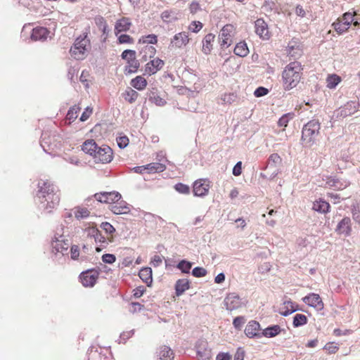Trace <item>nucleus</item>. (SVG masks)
<instances>
[{
    "label": "nucleus",
    "mask_w": 360,
    "mask_h": 360,
    "mask_svg": "<svg viewBox=\"0 0 360 360\" xmlns=\"http://www.w3.org/2000/svg\"><path fill=\"white\" fill-rule=\"evenodd\" d=\"M131 23L129 18H122L117 20L115 25V33L117 35L120 32H127L129 30Z\"/></svg>",
    "instance_id": "nucleus-24"
},
{
    "label": "nucleus",
    "mask_w": 360,
    "mask_h": 360,
    "mask_svg": "<svg viewBox=\"0 0 360 360\" xmlns=\"http://www.w3.org/2000/svg\"><path fill=\"white\" fill-rule=\"evenodd\" d=\"M99 275V272L95 269H89L86 271H83L80 276L79 278L81 280V283L84 287H93Z\"/></svg>",
    "instance_id": "nucleus-10"
},
{
    "label": "nucleus",
    "mask_w": 360,
    "mask_h": 360,
    "mask_svg": "<svg viewBox=\"0 0 360 360\" xmlns=\"http://www.w3.org/2000/svg\"><path fill=\"white\" fill-rule=\"evenodd\" d=\"M359 105L358 101H349L336 110L337 117H345L352 115L358 110Z\"/></svg>",
    "instance_id": "nucleus-13"
},
{
    "label": "nucleus",
    "mask_w": 360,
    "mask_h": 360,
    "mask_svg": "<svg viewBox=\"0 0 360 360\" xmlns=\"http://www.w3.org/2000/svg\"><path fill=\"white\" fill-rule=\"evenodd\" d=\"M236 98L237 96L234 94H226L222 96L221 99L224 103L231 104L236 101Z\"/></svg>",
    "instance_id": "nucleus-56"
},
{
    "label": "nucleus",
    "mask_w": 360,
    "mask_h": 360,
    "mask_svg": "<svg viewBox=\"0 0 360 360\" xmlns=\"http://www.w3.org/2000/svg\"><path fill=\"white\" fill-rule=\"evenodd\" d=\"M269 93V90L263 86H259L256 89V90L254 92V95L256 97H261L266 95Z\"/></svg>",
    "instance_id": "nucleus-62"
},
{
    "label": "nucleus",
    "mask_w": 360,
    "mask_h": 360,
    "mask_svg": "<svg viewBox=\"0 0 360 360\" xmlns=\"http://www.w3.org/2000/svg\"><path fill=\"white\" fill-rule=\"evenodd\" d=\"M207 274V270L202 267L197 266L192 270V275L196 278L203 277Z\"/></svg>",
    "instance_id": "nucleus-53"
},
{
    "label": "nucleus",
    "mask_w": 360,
    "mask_h": 360,
    "mask_svg": "<svg viewBox=\"0 0 360 360\" xmlns=\"http://www.w3.org/2000/svg\"><path fill=\"white\" fill-rule=\"evenodd\" d=\"M102 260L106 264H113L116 260V257L112 254H104L102 256Z\"/></svg>",
    "instance_id": "nucleus-61"
},
{
    "label": "nucleus",
    "mask_w": 360,
    "mask_h": 360,
    "mask_svg": "<svg viewBox=\"0 0 360 360\" xmlns=\"http://www.w3.org/2000/svg\"><path fill=\"white\" fill-rule=\"evenodd\" d=\"M193 264L186 259L181 260L176 265V268L184 274H189Z\"/></svg>",
    "instance_id": "nucleus-41"
},
{
    "label": "nucleus",
    "mask_w": 360,
    "mask_h": 360,
    "mask_svg": "<svg viewBox=\"0 0 360 360\" xmlns=\"http://www.w3.org/2000/svg\"><path fill=\"white\" fill-rule=\"evenodd\" d=\"M313 210L323 214L328 213L330 210L329 203L322 198L314 202Z\"/></svg>",
    "instance_id": "nucleus-25"
},
{
    "label": "nucleus",
    "mask_w": 360,
    "mask_h": 360,
    "mask_svg": "<svg viewBox=\"0 0 360 360\" xmlns=\"http://www.w3.org/2000/svg\"><path fill=\"white\" fill-rule=\"evenodd\" d=\"M164 65V61L158 58L148 62L146 65L145 72L149 75L156 73Z\"/></svg>",
    "instance_id": "nucleus-20"
},
{
    "label": "nucleus",
    "mask_w": 360,
    "mask_h": 360,
    "mask_svg": "<svg viewBox=\"0 0 360 360\" xmlns=\"http://www.w3.org/2000/svg\"><path fill=\"white\" fill-rule=\"evenodd\" d=\"M71 258L74 260L77 259L79 256V248L77 245H72L70 248Z\"/></svg>",
    "instance_id": "nucleus-63"
},
{
    "label": "nucleus",
    "mask_w": 360,
    "mask_h": 360,
    "mask_svg": "<svg viewBox=\"0 0 360 360\" xmlns=\"http://www.w3.org/2000/svg\"><path fill=\"white\" fill-rule=\"evenodd\" d=\"M255 33L262 40H268L271 37V33L267 23L262 18H259L255 22Z\"/></svg>",
    "instance_id": "nucleus-14"
},
{
    "label": "nucleus",
    "mask_w": 360,
    "mask_h": 360,
    "mask_svg": "<svg viewBox=\"0 0 360 360\" xmlns=\"http://www.w3.org/2000/svg\"><path fill=\"white\" fill-rule=\"evenodd\" d=\"M127 65L125 67V74H131L137 72L139 68V62L136 59V56H133L131 58H129L127 61Z\"/></svg>",
    "instance_id": "nucleus-30"
},
{
    "label": "nucleus",
    "mask_w": 360,
    "mask_h": 360,
    "mask_svg": "<svg viewBox=\"0 0 360 360\" xmlns=\"http://www.w3.org/2000/svg\"><path fill=\"white\" fill-rule=\"evenodd\" d=\"M139 42L148 44H155L158 42V37L153 34L143 36L139 39Z\"/></svg>",
    "instance_id": "nucleus-46"
},
{
    "label": "nucleus",
    "mask_w": 360,
    "mask_h": 360,
    "mask_svg": "<svg viewBox=\"0 0 360 360\" xmlns=\"http://www.w3.org/2000/svg\"><path fill=\"white\" fill-rule=\"evenodd\" d=\"M245 318L243 316H236L233 321V327L236 330H241L243 326L245 323Z\"/></svg>",
    "instance_id": "nucleus-48"
},
{
    "label": "nucleus",
    "mask_w": 360,
    "mask_h": 360,
    "mask_svg": "<svg viewBox=\"0 0 360 360\" xmlns=\"http://www.w3.org/2000/svg\"><path fill=\"white\" fill-rule=\"evenodd\" d=\"M131 85L139 91L144 89L147 85V81L142 76H137L132 79Z\"/></svg>",
    "instance_id": "nucleus-33"
},
{
    "label": "nucleus",
    "mask_w": 360,
    "mask_h": 360,
    "mask_svg": "<svg viewBox=\"0 0 360 360\" xmlns=\"http://www.w3.org/2000/svg\"><path fill=\"white\" fill-rule=\"evenodd\" d=\"M281 162V157L277 153L271 154L268 159V164L270 166H276Z\"/></svg>",
    "instance_id": "nucleus-51"
},
{
    "label": "nucleus",
    "mask_w": 360,
    "mask_h": 360,
    "mask_svg": "<svg viewBox=\"0 0 360 360\" xmlns=\"http://www.w3.org/2000/svg\"><path fill=\"white\" fill-rule=\"evenodd\" d=\"M248 303L245 297H241L236 292H230L226 295L224 300L226 309L229 311L238 309L246 306Z\"/></svg>",
    "instance_id": "nucleus-6"
},
{
    "label": "nucleus",
    "mask_w": 360,
    "mask_h": 360,
    "mask_svg": "<svg viewBox=\"0 0 360 360\" xmlns=\"http://www.w3.org/2000/svg\"><path fill=\"white\" fill-rule=\"evenodd\" d=\"M302 70L301 64L297 61L291 62L285 68L282 73L285 90H290L299 84Z\"/></svg>",
    "instance_id": "nucleus-2"
},
{
    "label": "nucleus",
    "mask_w": 360,
    "mask_h": 360,
    "mask_svg": "<svg viewBox=\"0 0 360 360\" xmlns=\"http://www.w3.org/2000/svg\"><path fill=\"white\" fill-rule=\"evenodd\" d=\"M117 146L120 148H124L129 144V139L126 136H119L117 138Z\"/></svg>",
    "instance_id": "nucleus-57"
},
{
    "label": "nucleus",
    "mask_w": 360,
    "mask_h": 360,
    "mask_svg": "<svg viewBox=\"0 0 360 360\" xmlns=\"http://www.w3.org/2000/svg\"><path fill=\"white\" fill-rule=\"evenodd\" d=\"M307 323V318L302 314H296L293 317L292 325L295 328H297L305 325Z\"/></svg>",
    "instance_id": "nucleus-40"
},
{
    "label": "nucleus",
    "mask_w": 360,
    "mask_h": 360,
    "mask_svg": "<svg viewBox=\"0 0 360 360\" xmlns=\"http://www.w3.org/2000/svg\"><path fill=\"white\" fill-rule=\"evenodd\" d=\"M234 27L231 24L224 25L219 34V41L221 47H229L232 44Z\"/></svg>",
    "instance_id": "nucleus-8"
},
{
    "label": "nucleus",
    "mask_w": 360,
    "mask_h": 360,
    "mask_svg": "<svg viewBox=\"0 0 360 360\" xmlns=\"http://www.w3.org/2000/svg\"><path fill=\"white\" fill-rule=\"evenodd\" d=\"M37 199L39 210L50 213L59 204L60 195L58 188L49 181L41 180L38 183Z\"/></svg>",
    "instance_id": "nucleus-1"
},
{
    "label": "nucleus",
    "mask_w": 360,
    "mask_h": 360,
    "mask_svg": "<svg viewBox=\"0 0 360 360\" xmlns=\"http://www.w3.org/2000/svg\"><path fill=\"white\" fill-rule=\"evenodd\" d=\"M294 112H288L283 115L278 121V126L283 127V129L288 126L289 122L294 119Z\"/></svg>",
    "instance_id": "nucleus-35"
},
{
    "label": "nucleus",
    "mask_w": 360,
    "mask_h": 360,
    "mask_svg": "<svg viewBox=\"0 0 360 360\" xmlns=\"http://www.w3.org/2000/svg\"><path fill=\"white\" fill-rule=\"evenodd\" d=\"M85 232L88 237L93 238L95 239L96 235L98 234L99 230L96 227H88L85 229Z\"/></svg>",
    "instance_id": "nucleus-60"
},
{
    "label": "nucleus",
    "mask_w": 360,
    "mask_h": 360,
    "mask_svg": "<svg viewBox=\"0 0 360 360\" xmlns=\"http://www.w3.org/2000/svg\"><path fill=\"white\" fill-rule=\"evenodd\" d=\"M336 231L345 236L350 235L352 231L351 220L349 217H344L338 224L336 228Z\"/></svg>",
    "instance_id": "nucleus-21"
},
{
    "label": "nucleus",
    "mask_w": 360,
    "mask_h": 360,
    "mask_svg": "<svg viewBox=\"0 0 360 360\" xmlns=\"http://www.w3.org/2000/svg\"><path fill=\"white\" fill-rule=\"evenodd\" d=\"M350 182L345 179H340L333 176H328L326 179V186L334 190H343L348 187Z\"/></svg>",
    "instance_id": "nucleus-16"
},
{
    "label": "nucleus",
    "mask_w": 360,
    "mask_h": 360,
    "mask_svg": "<svg viewBox=\"0 0 360 360\" xmlns=\"http://www.w3.org/2000/svg\"><path fill=\"white\" fill-rule=\"evenodd\" d=\"M297 310H299L297 304L289 300L283 302V307L280 309L279 313L283 316H288Z\"/></svg>",
    "instance_id": "nucleus-22"
},
{
    "label": "nucleus",
    "mask_w": 360,
    "mask_h": 360,
    "mask_svg": "<svg viewBox=\"0 0 360 360\" xmlns=\"http://www.w3.org/2000/svg\"><path fill=\"white\" fill-rule=\"evenodd\" d=\"M49 33L50 32L47 28L44 27H37L32 30L31 39L33 41H44L47 39Z\"/></svg>",
    "instance_id": "nucleus-19"
},
{
    "label": "nucleus",
    "mask_w": 360,
    "mask_h": 360,
    "mask_svg": "<svg viewBox=\"0 0 360 360\" xmlns=\"http://www.w3.org/2000/svg\"><path fill=\"white\" fill-rule=\"evenodd\" d=\"M342 21L345 22L346 27L349 29L350 25L354 21V15L349 12L345 13L342 15Z\"/></svg>",
    "instance_id": "nucleus-52"
},
{
    "label": "nucleus",
    "mask_w": 360,
    "mask_h": 360,
    "mask_svg": "<svg viewBox=\"0 0 360 360\" xmlns=\"http://www.w3.org/2000/svg\"><path fill=\"white\" fill-rule=\"evenodd\" d=\"M89 47L90 40L87 37V34L84 33L75 39L70 48V53L76 60H83L86 56Z\"/></svg>",
    "instance_id": "nucleus-3"
},
{
    "label": "nucleus",
    "mask_w": 360,
    "mask_h": 360,
    "mask_svg": "<svg viewBox=\"0 0 360 360\" xmlns=\"http://www.w3.org/2000/svg\"><path fill=\"white\" fill-rule=\"evenodd\" d=\"M95 243H99V246L96 248V250L97 252H101L103 248H105L108 245V241L105 238L104 236L102 235L101 232L99 231L98 234L95 237Z\"/></svg>",
    "instance_id": "nucleus-37"
},
{
    "label": "nucleus",
    "mask_w": 360,
    "mask_h": 360,
    "mask_svg": "<svg viewBox=\"0 0 360 360\" xmlns=\"http://www.w3.org/2000/svg\"><path fill=\"white\" fill-rule=\"evenodd\" d=\"M323 349H326L329 354H334L338 351V346L334 342H329L324 346Z\"/></svg>",
    "instance_id": "nucleus-58"
},
{
    "label": "nucleus",
    "mask_w": 360,
    "mask_h": 360,
    "mask_svg": "<svg viewBox=\"0 0 360 360\" xmlns=\"http://www.w3.org/2000/svg\"><path fill=\"white\" fill-rule=\"evenodd\" d=\"M89 214V210L86 207H76L74 209L75 217L78 220L87 218Z\"/></svg>",
    "instance_id": "nucleus-36"
},
{
    "label": "nucleus",
    "mask_w": 360,
    "mask_h": 360,
    "mask_svg": "<svg viewBox=\"0 0 360 360\" xmlns=\"http://www.w3.org/2000/svg\"><path fill=\"white\" fill-rule=\"evenodd\" d=\"M138 96V92L131 88H128L123 94L124 98L130 103L135 102Z\"/></svg>",
    "instance_id": "nucleus-39"
},
{
    "label": "nucleus",
    "mask_w": 360,
    "mask_h": 360,
    "mask_svg": "<svg viewBox=\"0 0 360 360\" xmlns=\"http://www.w3.org/2000/svg\"><path fill=\"white\" fill-rule=\"evenodd\" d=\"M287 53L290 57L297 58L302 55V50L299 48V46L288 45L287 48Z\"/></svg>",
    "instance_id": "nucleus-44"
},
{
    "label": "nucleus",
    "mask_w": 360,
    "mask_h": 360,
    "mask_svg": "<svg viewBox=\"0 0 360 360\" xmlns=\"http://www.w3.org/2000/svg\"><path fill=\"white\" fill-rule=\"evenodd\" d=\"M321 124L319 120H311L304 125L302 130V140L308 146L312 145L319 134Z\"/></svg>",
    "instance_id": "nucleus-5"
},
{
    "label": "nucleus",
    "mask_w": 360,
    "mask_h": 360,
    "mask_svg": "<svg viewBox=\"0 0 360 360\" xmlns=\"http://www.w3.org/2000/svg\"><path fill=\"white\" fill-rule=\"evenodd\" d=\"M281 332V328L278 325H273L268 326L265 329H264L262 332V336H264L266 338H274L275 336L280 334Z\"/></svg>",
    "instance_id": "nucleus-31"
},
{
    "label": "nucleus",
    "mask_w": 360,
    "mask_h": 360,
    "mask_svg": "<svg viewBox=\"0 0 360 360\" xmlns=\"http://www.w3.org/2000/svg\"><path fill=\"white\" fill-rule=\"evenodd\" d=\"M234 53L240 57H245L249 53L246 43L241 41L236 44L234 49Z\"/></svg>",
    "instance_id": "nucleus-34"
},
{
    "label": "nucleus",
    "mask_w": 360,
    "mask_h": 360,
    "mask_svg": "<svg viewBox=\"0 0 360 360\" xmlns=\"http://www.w3.org/2000/svg\"><path fill=\"white\" fill-rule=\"evenodd\" d=\"M94 198L100 202L113 205L121 200L122 195L119 192L113 191L96 193Z\"/></svg>",
    "instance_id": "nucleus-9"
},
{
    "label": "nucleus",
    "mask_w": 360,
    "mask_h": 360,
    "mask_svg": "<svg viewBox=\"0 0 360 360\" xmlns=\"http://www.w3.org/2000/svg\"><path fill=\"white\" fill-rule=\"evenodd\" d=\"M210 188V181L207 179H198L193 185V192L195 196L204 197L207 195Z\"/></svg>",
    "instance_id": "nucleus-11"
},
{
    "label": "nucleus",
    "mask_w": 360,
    "mask_h": 360,
    "mask_svg": "<svg viewBox=\"0 0 360 360\" xmlns=\"http://www.w3.org/2000/svg\"><path fill=\"white\" fill-rule=\"evenodd\" d=\"M132 206L124 200H119L111 205L110 210L115 214H126L130 212Z\"/></svg>",
    "instance_id": "nucleus-18"
},
{
    "label": "nucleus",
    "mask_w": 360,
    "mask_h": 360,
    "mask_svg": "<svg viewBox=\"0 0 360 360\" xmlns=\"http://www.w3.org/2000/svg\"><path fill=\"white\" fill-rule=\"evenodd\" d=\"M175 190L181 194H188L190 193V188L188 185L182 183H178L174 186Z\"/></svg>",
    "instance_id": "nucleus-50"
},
{
    "label": "nucleus",
    "mask_w": 360,
    "mask_h": 360,
    "mask_svg": "<svg viewBox=\"0 0 360 360\" xmlns=\"http://www.w3.org/2000/svg\"><path fill=\"white\" fill-rule=\"evenodd\" d=\"M260 324L256 321H250L248 322L245 328V334L249 338L262 337V333H259Z\"/></svg>",
    "instance_id": "nucleus-17"
},
{
    "label": "nucleus",
    "mask_w": 360,
    "mask_h": 360,
    "mask_svg": "<svg viewBox=\"0 0 360 360\" xmlns=\"http://www.w3.org/2000/svg\"><path fill=\"white\" fill-rule=\"evenodd\" d=\"M351 210H352L353 219L355 221L360 223V209H359V205H357V204L352 205Z\"/></svg>",
    "instance_id": "nucleus-49"
},
{
    "label": "nucleus",
    "mask_w": 360,
    "mask_h": 360,
    "mask_svg": "<svg viewBox=\"0 0 360 360\" xmlns=\"http://www.w3.org/2000/svg\"><path fill=\"white\" fill-rule=\"evenodd\" d=\"M148 99L150 101L158 106H163L166 103V101L163 98L155 94L153 91H150L149 94Z\"/></svg>",
    "instance_id": "nucleus-45"
},
{
    "label": "nucleus",
    "mask_w": 360,
    "mask_h": 360,
    "mask_svg": "<svg viewBox=\"0 0 360 360\" xmlns=\"http://www.w3.org/2000/svg\"><path fill=\"white\" fill-rule=\"evenodd\" d=\"M215 38L214 34L212 33H209L205 35V37L202 39V52L207 55L210 53L212 49V42L214 41Z\"/></svg>",
    "instance_id": "nucleus-26"
},
{
    "label": "nucleus",
    "mask_w": 360,
    "mask_h": 360,
    "mask_svg": "<svg viewBox=\"0 0 360 360\" xmlns=\"http://www.w3.org/2000/svg\"><path fill=\"white\" fill-rule=\"evenodd\" d=\"M92 112H93V110L91 108L86 107L80 117V120L82 122L86 121L90 117V115L92 114Z\"/></svg>",
    "instance_id": "nucleus-64"
},
{
    "label": "nucleus",
    "mask_w": 360,
    "mask_h": 360,
    "mask_svg": "<svg viewBox=\"0 0 360 360\" xmlns=\"http://www.w3.org/2000/svg\"><path fill=\"white\" fill-rule=\"evenodd\" d=\"M340 81V77L337 75H329L326 79L327 87L329 89H334L338 86Z\"/></svg>",
    "instance_id": "nucleus-43"
},
{
    "label": "nucleus",
    "mask_w": 360,
    "mask_h": 360,
    "mask_svg": "<svg viewBox=\"0 0 360 360\" xmlns=\"http://www.w3.org/2000/svg\"><path fill=\"white\" fill-rule=\"evenodd\" d=\"M190 41L188 33L186 32H180L174 35L170 40L169 46L173 48L181 49L185 47Z\"/></svg>",
    "instance_id": "nucleus-12"
},
{
    "label": "nucleus",
    "mask_w": 360,
    "mask_h": 360,
    "mask_svg": "<svg viewBox=\"0 0 360 360\" xmlns=\"http://www.w3.org/2000/svg\"><path fill=\"white\" fill-rule=\"evenodd\" d=\"M51 139L52 138L48 134V133L43 132L41 134V140L40 142V145L43 148L44 151L47 153H51V150H53L54 147L56 146L55 144L51 142Z\"/></svg>",
    "instance_id": "nucleus-23"
},
{
    "label": "nucleus",
    "mask_w": 360,
    "mask_h": 360,
    "mask_svg": "<svg viewBox=\"0 0 360 360\" xmlns=\"http://www.w3.org/2000/svg\"><path fill=\"white\" fill-rule=\"evenodd\" d=\"M146 168L149 172H161L166 169L165 165L160 162H152L146 165Z\"/></svg>",
    "instance_id": "nucleus-38"
},
{
    "label": "nucleus",
    "mask_w": 360,
    "mask_h": 360,
    "mask_svg": "<svg viewBox=\"0 0 360 360\" xmlns=\"http://www.w3.org/2000/svg\"><path fill=\"white\" fill-rule=\"evenodd\" d=\"M139 276L140 278L148 285L150 286L153 282L152 277V269L150 267H143L142 268L139 273Z\"/></svg>",
    "instance_id": "nucleus-28"
},
{
    "label": "nucleus",
    "mask_w": 360,
    "mask_h": 360,
    "mask_svg": "<svg viewBox=\"0 0 360 360\" xmlns=\"http://www.w3.org/2000/svg\"><path fill=\"white\" fill-rule=\"evenodd\" d=\"M332 26L333 27L335 30L339 34H342L348 30V28L345 25V22H342L339 19L334 22Z\"/></svg>",
    "instance_id": "nucleus-47"
},
{
    "label": "nucleus",
    "mask_w": 360,
    "mask_h": 360,
    "mask_svg": "<svg viewBox=\"0 0 360 360\" xmlns=\"http://www.w3.org/2000/svg\"><path fill=\"white\" fill-rule=\"evenodd\" d=\"M61 228L59 232H56L51 240V252L57 258L58 255H60L61 257L68 255V248L70 245V242L63 233Z\"/></svg>",
    "instance_id": "nucleus-4"
},
{
    "label": "nucleus",
    "mask_w": 360,
    "mask_h": 360,
    "mask_svg": "<svg viewBox=\"0 0 360 360\" xmlns=\"http://www.w3.org/2000/svg\"><path fill=\"white\" fill-rule=\"evenodd\" d=\"M159 359L160 360H173L174 354L172 349L167 346H162L160 348L159 351Z\"/></svg>",
    "instance_id": "nucleus-32"
},
{
    "label": "nucleus",
    "mask_w": 360,
    "mask_h": 360,
    "mask_svg": "<svg viewBox=\"0 0 360 360\" xmlns=\"http://www.w3.org/2000/svg\"><path fill=\"white\" fill-rule=\"evenodd\" d=\"M98 145L93 139H89L84 142L82 145V150L91 156H94L96 149H98Z\"/></svg>",
    "instance_id": "nucleus-29"
},
{
    "label": "nucleus",
    "mask_w": 360,
    "mask_h": 360,
    "mask_svg": "<svg viewBox=\"0 0 360 360\" xmlns=\"http://www.w3.org/2000/svg\"><path fill=\"white\" fill-rule=\"evenodd\" d=\"M302 301L308 306L315 308L318 311H321L323 309V302L319 296L316 293H309L308 295L302 298Z\"/></svg>",
    "instance_id": "nucleus-15"
},
{
    "label": "nucleus",
    "mask_w": 360,
    "mask_h": 360,
    "mask_svg": "<svg viewBox=\"0 0 360 360\" xmlns=\"http://www.w3.org/2000/svg\"><path fill=\"white\" fill-rule=\"evenodd\" d=\"M190 283L186 278H181L176 281L175 284V291L177 296L181 295L186 290L189 289Z\"/></svg>",
    "instance_id": "nucleus-27"
},
{
    "label": "nucleus",
    "mask_w": 360,
    "mask_h": 360,
    "mask_svg": "<svg viewBox=\"0 0 360 360\" xmlns=\"http://www.w3.org/2000/svg\"><path fill=\"white\" fill-rule=\"evenodd\" d=\"M112 150L106 145L98 146V149L93 156L96 162L109 163L112 160Z\"/></svg>",
    "instance_id": "nucleus-7"
},
{
    "label": "nucleus",
    "mask_w": 360,
    "mask_h": 360,
    "mask_svg": "<svg viewBox=\"0 0 360 360\" xmlns=\"http://www.w3.org/2000/svg\"><path fill=\"white\" fill-rule=\"evenodd\" d=\"M80 111V108L77 105H74L71 107L66 115V119L69 120L70 122H74L77 117L78 112Z\"/></svg>",
    "instance_id": "nucleus-42"
},
{
    "label": "nucleus",
    "mask_w": 360,
    "mask_h": 360,
    "mask_svg": "<svg viewBox=\"0 0 360 360\" xmlns=\"http://www.w3.org/2000/svg\"><path fill=\"white\" fill-rule=\"evenodd\" d=\"M101 228L108 234H112L115 231V229L109 222L105 221L101 223Z\"/></svg>",
    "instance_id": "nucleus-55"
},
{
    "label": "nucleus",
    "mask_w": 360,
    "mask_h": 360,
    "mask_svg": "<svg viewBox=\"0 0 360 360\" xmlns=\"http://www.w3.org/2000/svg\"><path fill=\"white\" fill-rule=\"evenodd\" d=\"M202 23L200 21H193L190 24L188 29L192 32L197 33L202 28Z\"/></svg>",
    "instance_id": "nucleus-54"
},
{
    "label": "nucleus",
    "mask_w": 360,
    "mask_h": 360,
    "mask_svg": "<svg viewBox=\"0 0 360 360\" xmlns=\"http://www.w3.org/2000/svg\"><path fill=\"white\" fill-rule=\"evenodd\" d=\"M118 41L120 44H132L134 39L129 35L123 34L118 37Z\"/></svg>",
    "instance_id": "nucleus-59"
}]
</instances>
